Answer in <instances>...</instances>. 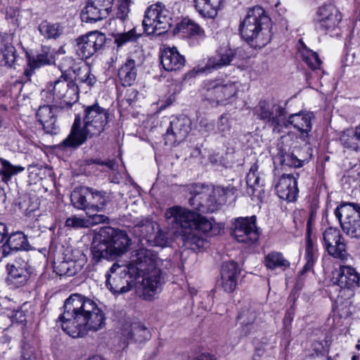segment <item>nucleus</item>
<instances>
[{"label":"nucleus","mask_w":360,"mask_h":360,"mask_svg":"<svg viewBox=\"0 0 360 360\" xmlns=\"http://www.w3.org/2000/svg\"><path fill=\"white\" fill-rule=\"evenodd\" d=\"M64 311L59 316L63 330L70 337L78 338L89 331H97L105 324V315L97 304L81 294L66 299Z\"/></svg>","instance_id":"obj_1"},{"label":"nucleus","mask_w":360,"mask_h":360,"mask_svg":"<svg viewBox=\"0 0 360 360\" xmlns=\"http://www.w3.org/2000/svg\"><path fill=\"white\" fill-rule=\"evenodd\" d=\"M165 218L176 230L186 249L197 251L205 247L207 241L205 234L212 229V223L205 217L180 206H173L167 209Z\"/></svg>","instance_id":"obj_2"},{"label":"nucleus","mask_w":360,"mask_h":360,"mask_svg":"<svg viewBox=\"0 0 360 360\" xmlns=\"http://www.w3.org/2000/svg\"><path fill=\"white\" fill-rule=\"evenodd\" d=\"M158 256L154 252L146 248H140L133 252L131 264L127 267L128 271H123L125 276H129V281L126 280L127 285L114 288L115 293H124L131 288L132 274L143 277L141 285L142 296L146 300H150L154 295L161 291L162 285L165 283V274L161 269L157 267Z\"/></svg>","instance_id":"obj_3"},{"label":"nucleus","mask_w":360,"mask_h":360,"mask_svg":"<svg viewBox=\"0 0 360 360\" xmlns=\"http://www.w3.org/2000/svg\"><path fill=\"white\" fill-rule=\"evenodd\" d=\"M83 120L76 116L69 135L59 144L61 150L75 149L86 140L103 132L108 124L109 110L98 103L89 105L84 111Z\"/></svg>","instance_id":"obj_4"},{"label":"nucleus","mask_w":360,"mask_h":360,"mask_svg":"<svg viewBox=\"0 0 360 360\" xmlns=\"http://www.w3.org/2000/svg\"><path fill=\"white\" fill-rule=\"evenodd\" d=\"M281 102H270L266 100L260 101L255 108V115L269 127L276 130L281 127L288 128L292 125L303 136L308 137L311 130V120L314 115L311 112H300L291 114L287 117V110Z\"/></svg>","instance_id":"obj_5"},{"label":"nucleus","mask_w":360,"mask_h":360,"mask_svg":"<svg viewBox=\"0 0 360 360\" xmlns=\"http://www.w3.org/2000/svg\"><path fill=\"white\" fill-rule=\"evenodd\" d=\"M271 21L262 7L249 9L239 27L242 38L252 48L265 46L272 37Z\"/></svg>","instance_id":"obj_6"},{"label":"nucleus","mask_w":360,"mask_h":360,"mask_svg":"<svg viewBox=\"0 0 360 360\" xmlns=\"http://www.w3.org/2000/svg\"><path fill=\"white\" fill-rule=\"evenodd\" d=\"M41 95L46 97L47 103H60L62 107L70 108L79 99L78 85L68 75H61L57 80L48 84L47 90H44Z\"/></svg>","instance_id":"obj_7"},{"label":"nucleus","mask_w":360,"mask_h":360,"mask_svg":"<svg viewBox=\"0 0 360 360\" xmlns=\"http://www.w3.org/2000/svg\"><path fill=\"white\" fill-rule=\"evenodd\" d=\"M119 347L124 349L129 342L142 343L150 338L149 330L143 324L131 322L129 317L124 316L118 321L115 336Z\"/></svg>","instance_id":"obj_8"},{"label":"nucleus","mask_w":360,"mask_h":360,"mask_svg":"<svg viewBox=\"0 0 360 360\" xmlns=\"http://www.w3.org/2000/svg\"><path fill=\"white\" fill-rule=\"evenodd\" d=\"M142 25L147 34L160 35L172 26L170 12L161 2H158L148 8Z\"/></svg>","instance_id":"obj_9"},{"label":"nucleus","mask_w":360,"mask_h":360,"mask_svg":"<svg viewBox=\"0 0 360 360\" xmlns=\"http://www.w3.org/2000/svg\"><path fill=\"white\" fill-rule=\"evenodd\" d=\"M344 233L352 238H360V206L350 202H343L335 210Z\"/></svg>","instance_id":"obj_10"},{"label":"nucleus","mask_w":360,"mask_h":360,"mask_svg":"<svg viewBox=\"0 0 360 360\" xmlns=\"http://www.w3.org/2000/svg\"><path fill=\"white\" fill-rule=\"evenodd\" d=\"M324 250L335 259L346 261L350 256L345 238L337 228H327L322 234Z\"/></svg>","instance_id":"obj_11"},{"label":"nucleus","mask_w":360,"mask_h":360,"mask_svg":"<svg viewBox=\"0 0 360 360\" xmlns=\"http://www.w3.org/2000/svg\"><path fill=\"white\" fill-rule=\"evenodd\" d=\"M204 89V98L212 106L226 105L238 91V88L234 83L221 84L217 81H209L205 83Z\"/></svg>","instance_id":"obj_12"},{"label":"nucleus","mask_w":360,"mask_h":360,"mask_svg":"<svg viewBox=\"0 0 360 360\" xmlns=\"http://www.w3.org/2000/svg\"><path fill=\"white\" fill-rule=\"evenodd\" d=\"M232 235L238 243L248 245L256 243L259 237L256 216L235 219L233 222Z\"/></svg>","instance_id":"obj_13"},{"label":"nucleus","mask_w":360,"mask_h":360,"mask_svg":"<svg viewBox=\"0 0 360 360\" xmlns=\"http://www.w3.org/2000/svg\"><path fill=\"white\" fill-rule=\"evenodd\" d=\"M331 282L341 288L340 292H347V297L354 295V290L360 286V273L349 265H341L333 271Z\"/></svg>","instance_id":"obj_14"},{"label":"nucleus","mask_w":360,"mask_h":360,"mask_svg":"<svg viewBox=\"0 0 360 360\" xmlns=\"http://www.w3.org/2000/svg\"><path fill=\"white\" fill-rule=\"evenodd\" d=\"M236 56V50L229 45H222L216 51L214 56L207 58L205 65H198L193 69L195 74L211 72L231 64Z\"/></svg>","instance_id":"obj_15"},{"label":"nucleus","mask_w":360,"mask_h":360,"mask_svg":"<svg viewBox=\"0 0 360 360\" xmlns=\"http://www.w3.org/2000/svg\"><path fill=\"white\" fill-rule=\"evenodd\" d=\"M193 195L189 198L188 203L194 209L202 212H213L217 208V200L213 188L196 186Z\"/></svg>","instance_id":"obj_16"},{"label":"nucleus","mask_w":360,"mask_h":360,"mask_svg":"<svg viewBox=\"0 0 360 360\" xmlns=\"http://www.w3.org/2000/svg\"><path fill=\"white\" fill-rule=\"evenodd\" d=\"M342 20L340 11L334 5H323L316 13V29L319 32L328 34L334 31Z\"/></svg>","instance_id":"obj_17"},{"label":"nucleus","mask_w":360,"mask_h":360,"mask_svg":"<svg viewBox=\"0 0 360 360\" xmlns=\"http://www.w3.org/2000/svg\"><path fill=\"white\" fill-rule=\"evenodd\" d=\"M106 40L105 36L98 32H91L76 39V52L79 57L87 59L100 49Z\"/></svg>","instance_id":"obj_18"},{"label":"nucleus","mask_w":360,"mask_h":360,"mask_svg":"<svg viewBox=\"0 0 360 360\" xmlns=\"http://www.w3.org/2000/svg\"><path fill=\"white\" fill-rule=\"evenodd\" d=\"M191 129V121L185 116L173 117L167 127L164 139L165 144L172 146L181 143L188 136Z\"/></svg>","instance_id":"obj_19"},{"label":"nucleus","mask_w":360,"mask_h":360,"mask_svg":"<svg viewBox=\"0 0 360 360\" xmlns=\"http://www.w3.org/2000/svg\"><path fill=\"white\" fill-rule=\"evenodd\" d=\"M111 4V0H88L81 12L82 22L91 24L107 18Z\"/></svg>","instance_id":"obj_20"},{"label":"nucleus","mask_w":360,"mask_h":360,"mask_svg":"<svg viewBox=\"0 0 360 360\" xmlns=\"http://www.w3.org/2000/svg\"><path fill=\"white\" fill-rule=\"evenodd\" d=\"M96 240H98V243L96 244V242L94 241L91 248L94 257L97 260L101 259L112 260V228L110 226L101 228Z\"/></svg>","instance_id":"obj_21"},{"label":"nucleus","mask_w":360,"mask_h":360,"mask_svg":"<svg viewBox=\"0 0 360 360\" xmlns=\"http://www.w3.org/2000/svg\"><path fill=\"white\" fill-rule=\"evenodd\" d=\"M142 237L148 241L153 240V245L165 247L169 243V233L160 229L155 221L146 219L139 226Z\"/></svg>","instance_id":"obj_22"},{"label":"nucleus","mask_w":360,"mask_h":360,"mask_svg":"<svg viewBox=\"0 0 360 360\" xmlns=\"http://www.w3.org/2000/svg\"><path fill=\"white\" fill-rule=\"evenodd\" d=\"M275 189L281 199L288 202L296 200L299 192L296 177L293 174H283Z\"/></svg>","instance_id":"obj_23"},{"label":"nucleus","mask_w":360,"mask_h":360,"mask_svg":"<svg viewBox=\"0 0 360 360\" xmlns=\"http://www.w3.org/2000/svg\"><path fill=\"white\" fill-rule=\"evenodd\" d=\"M240 269L237 262L227 261L223 262L221 268V286L227 292H233L238 284Z\"/></svg>","instance_id":"obj_24"},{"label":"nucleus","mask_w":360,"mask_h":360,"mask_svg":"<svg viewBox=\"0 0 360 360\" xmlns=\"http://www.w3.org/2000/svg\"><path fill=\"white\" fill-rule=\"evenodd\" d=\"M58 107L55 105H44L39 108L37 117L47 134H56L57 131L56 114Z\"/></svg>","instance_id":"obj_25"},{"label":"nucleus","mask_w":360,"mask_h":360,"mask_svg":"<svg viewBox=\"0 0 360 360\" xmlns=\"http://www.w3.org/2000/svg\"><path fill=\"white\" fill-rule=\"evenodd\" d=\"M91 197L92 188L88 187L76 188L71 193V202L75 208L84 210L86 214H90L91 209L96 206L91 200Z\"/></svg>","instance_id":"obj_26"},{"label":"nucleus","mask_w":360,"mask_h":360,"mask_svg":"<svg viewBox=\"0 0 360 360\" xmlns=\"http://www.w3.org/2000/svg\"><path fill=\"white\" fill-rule=\"evenodd\" d=\"M184 56L181 55L176 47L166 48L161 55V64L166 71H176L185 65Z\"/></svg>","instance_id":"obj_27"},{"label":"nucleus","mask_w":360,"mask_h":360,"mask_svg":"<svg viewBox=\"0 0 360 360\" xmlns=\"http://www.w3.org/2000/svg\"><path fill=\"white\" fill-rule=\"evenodd\" d=\"M298 154L294 152H287L281 149L278 154L274 158V164L281 165L283 167H301L304 162H307L310 159L311 155L303 156L297 150Z\"/></svg>","instance_id":"obj_28"},{"label":"nucleus","mask_w":360,"mask_h":360,"mask_svg":"<svg viewBox=\"0 0 360 360\" xmlns=\"http://www.w3.org/2000/svg\"><path fill=\"white\" fill-rule=\"evenodd\" d=\"M176 32L187 34L191 39H195L199 43L205 38L204 30L195 22L188 18H184L175 27Z\"/></svg>","instance_id":"obj_29"},{"label":"nucleus","mask_w":360,"mask_h":360,"mask_svg":"<svg viewBox=\"0 0 360 360\" xmlns=\"http://www.w3.org/2000/svg\"><path fill=\"white\" fill-rule=\"evenodd\" d=\"M258 165L253 164L246 176L247 194L250 196L255 195L257 191L260 192L264 185V179L258 172Z\"/></svg>","instance_id":"obj_30"},{"label":"nucleus","mask_w":360,"mask_h":360,"mask_svg":"<svg viewBox=\"0 0 360 360\" xmlns=\"http://www.w3.org/2000/svg\"><path fill=\"white\" fill-rule=\"evenodd\" d=\"M222 0H194L196 11L203 18H214Z\"/></svg>","instance_id":"obj_31"},{"label":"nucleus","mask_w":360,"mask_h":360,"mask_svg":"<svg viewBox=\"0 0 360 360\" xmlns=\"http://www.w3.org/2000/svg\"><path fill=\"white\" fill-rule=\"evenodd\" d=\"M137 75L136 62L128 58L118 71V77L124 86H130L134 84Z\"/></svg>","instance_id":"obj_32"},{"label":"nucleus","mask_w":360,"mask_h":360,"mask_svg":"<svg viewBox=\"0 0 360 360\" xmlns=\"http://www.w3.org/2000/svg\"><path fill=\"white\" fill-rule=\"evenodd\" d=\"M51 58L46 53L38 54L36 56H27V66L24 70V75L26 80H30L35 70L50 64Z\"/></svg>","instance_id":"obj_33"},{"label":"nucleus","mask_w":360,"mask_h":360,"mask_svg":"<svg viewBox=\"0 0 360 360\" xmlns=\"http://www.w3.org/2000/svg\"><path fill=\"white\" fill-rule=\"evenodd\" d=\"M51 58L46 53L38 54L36 56H27V66L24 70V75L26 80H30L35 70L50 64Z\"/></svg>","instance_id":"obj_34"},{"label":"nucleus","mask_w":360,"mask_h":360,"mask_svg":"<svg viewBox=\"0 0 360 360\" xmlns=\"http://www.w3.org/2000/svg\"><path fill=\"white\" fill-rule=\"evenodd\" d=\"M38 30L41 35L46 39H57L64 32V27L61 24L47 20L42 21L39 25Z\"/></svg>","instance_id":"obj_35"},{"label":"nucleus","mask_w":360,"mask_h":360,"mask_svg":"<svg viewBox=\"0 0 360 360\" xmlns=\"http://www.w3.org/2000/svg\"><path fill=\"white\" fill-rule=\"evenodd\" d=\"M0 177L1 181L8 184L12 177L25 170V167L21 165H14L8 160L0 158Z\"/></svg>","instance_id":"obj_36"},{"label":"nucleus","mask_w":360,"mask_h":360,"mask_svg":"<svg viewBox=\"0 0 360 360\" xmlns=\"http://www.w3.org/2000/svg\"><path fill=\"white\" fill-rule=\"evenodd\" d=\"M264 264L267 269L271 270L281 269L285 271L290 267V262L283 257L281 252L273 251L265 256Z\"/></svg>","instance_id":"obj_37"},{"label":"nucleus","mask_w":360,"mask_h":360,"mask_svg":"<svg viewBox=\"0 0 360 360\" xmlns=\"http://www.w3.org/2000/svg\"><path fill=\"white\" fill-rule=\"evenodd\" d=\"M257 311L254 307L243 308L239 313L238 319L240 321L245 335L250 333V328H255V322L257 317Z\"/></svg>","instance_id":"obj_38"},{"label":"nucleus","mask_w":360,"mask_h":360,"mask_svg":"<svg viewBox=\"0 0 360 360\" xmlns=\"http://www.w3.org/2000/svg\"><path fill=\"white\" fill-rule=\"evenodd\" d=\"M17 61L15 48L11 44H4L0 50V65L13 68Z\"/></svg>","instance_id":"obj_39"},{"label":"nucleus","mask_w":360,"mask_h":360,"mask_svg":"<svg viewBox=\"0 0 360 360\" xmlns=\"http://www.w3.org/2000/svg\"><path fill=\"white\" fill-rule=\"evenodd\" d=\"M131 244V240L124 231L114 229V256L125 253Z\"/></svg>","instance_id":"obj_40"},{"label":"nucleus","mask_w":360,"mask_h":360,"mask_svg":"<svg viewBox=\"0 0 360 360\" xmlns=\"http://www.w3.org/2000/svg\"><path fill=\"white\" fill-rule=\"evenodd\" d=\"M73 73L75 74V80L79 83L91 86L96 82V77L91 73V69L86 65L77 66L73 70Z\"/></svg>","instance_id":"obj_41"},{"label":"nucleus","mask_w":360,"mask_h":360,"mask_svg":"<svg viewBox=\"0 0 360 360\" xmlns=\"http://www.w3.org/2000/svg\"><path fill=\"white\" fill-rule=\"evenodd\" d=\"M340 141L345 148L358 150L360 146V139L356 135V127L354 130L348 129L344 131L340 137Z\"/></svg>","instance_id":"obj_42"},{"label":"nucleus","mask_w":360,"mask_h":360,"mask_svg":"<svg viewBox=\"0 0 360 360\" xmlns=\"http://www.w3.org/2000/svg\"><path fill=\"white\" fill-rule=\"evenodd\" d=\"M303 49L301 50V55L303 61L312 70L320 69L321 60L318 53L312 50L308 49L305 45L302 43Z\"/></svg>","instance_id":"obj_43"},{"label":"nucleus","mask_w":360,"mask_h":360,"mask_svg":"<svg viewBox=\"0 0 360 360\" xmlns=\"http://www.w3.org/2000/svg\"><path fill=\"white\" fill-rule=\"evenodd\" d=\"M231 120L229 115L222 114L217 122L214 134H219L221 136L226 137L231 134Z\"/></svg>","instance_id":"obj_44"},{"label":"nucleus","mask_w":360,"mask_h":360,"mask_svg":"<svg viewBox=\"0 0 360 360\" xmlns=\"http://www.w3.org/2000/svg\"><path fill=\"white\" fill-rule=\"evenodd\" d=\"M345 188H349L354 184L356 185L360 182V165H355L354 167L345 174L342 180Z\"/></svg>","instance_id":"obj_45"},{"label":"nucleus","mask_w":360,"mask_h":360,"mask_svg":"<svg viewBox=\"0 0 360 360\" xmlns=\"http://www.w3.org/2000/svg\"><path fill=\"white\" fill-rule=\"evenodd\" d=\"M7 270L11 279L16 280L19 284L25 283L27 276L25 274V267H18L15 264H8Z\"/></svg>","instance_id":"obj_46"},{"label":"nucleus","mask_w":360,"mask_h":360,"mask_svg":"<svg viewBox=\"0 0 360 360\" xmlns=\"http://www.w3.org/2000/svg\"><path fill=\"white\" fill-rule=\"evenodd\" d=\"M6 241L13 246V248L20 250L25 248L27 238L22 232L18 231L10 235Z\"/></svg>","instance_id":"obj_47"},{"label":"nucleus","mask_w":360,"mask_h":360,"mask_svg":"<svg viewBox=\"0 0 360 360\" xmlns=\"http://www.w3.org/2000/svg\"><path fill=\"white\" fill-rule=\"evenodd\" d=\"M140 36V34L136 33L135 28H133L127 32L117 34L114 42L117 44V46H121L127 41H136Z\"/></svg>","instance_id":"obj_48"},{"label":"nucleus","mask_w":360,"mask_h":360,"mask_svg":"<svg viewBox=\"0 0 360 360\" xmlns=\"http://www.w3.org/2000/svg\"><path fill=\"white\" fill-rule=\"evenodd\" d=\"M318 256L304 254V259L306 261L302 269L299 273V279L302 280L308 272H314V266L318 259Z\"/></svg>","instance_id":"obj_49"},{"label":"nucleus","mask_w":360,"mask_h":360,"mask_svg":"<svg viewBox=\"0 0 360 360\" xmlns=\"http://www.w3.org/2000/svg\"><path fill=\"white\" fill-rule=\"evenodd\" d=\"M104 194L105 193L94 191L92 189V197L91 198V200H92L93 204H95L96 206L94 208L92 207L91 211L98 212L103 208L107 202Z\"/></svg>","instance_id":"obj_50"},{"label":"nucleus","mask_w":360,"mask_h":360,"mask_svg":"<svg viewBox=\"0 0 360 360\" xmlns=\"http://www.w3.org/2000/svg\"><path fill=\"white\" fill-rule=\"evenodd\" d=\"M65 226L73 229L89 228L90 224L87 219L77 217V216H72L68 217L65 221Z\"/></svg>","instance_id":"obj_51"},{"label":"nucleus","mask_w":360,"mask_h":360,"mask_svg":"<svg viewBox=\"0 0 360 360\" xmlns=\"http://www.w3.org/2000/svg\"><path fill=\"white\" fill-rule=\"evenodd\" d=\"M77 66L75 64V60L71 57H63L59 64V68L62 75H67L70 71H72Z\"/></svg>","instance_id":"obj_52"},{"label":"nucleus","mask_w":360,"mask_h":360,"mask_svg":"<svg viewBox=\"0 0 360 360\" xmlns=\"http://www.w3.org/2000/svg\"><path fill=\"white\" fill-rule=\"evenodd\" d=\"M129 3L130 0H122L118 6L116 19L121 22H124L128 17Z\"/></svg>","instance_id":"obj_53"},{"label":"nucleus","mask_w":360,"mask_h":360,"mask_svg":"<svg viewBox=\"0 0 360 360\" xmlns=\"http://www.w3.org/2000/svg\"><path fill=\"white\" fill-rule=\"evenodd\" d=\"M290 302H292L289 309H287L285 316L283 318V324L285 328L290 326L295 313V298L294 297H290L288 298Z\"/></svg>","instance_id":"obj_54"},{"label":"nucleus","mask_w":360,"mask_h":360,"mask_svg":"<svg viewBox=\"0 0 360 360\" xmlns=\"http://www.w3.org/2000/svg\"><path fill=\"white\" fill-rule=\"evenodd\" d=\"M304 254H309L318 257L319 255L317 245L314 242L312 236H306V246Z\"/></svg>","instance_id":"obj_55"},{"label":"nucleus","mask_w":360,"mask_h":360,"mask_svg":"<svg viewBox=\"0 0 360 360\" xmlns=\"http://www.w3.org/2000/svg\"><path fill=\"white\" fill-rule=\"evenodd\" d=\"M94 212L91 211L90 214H87L89 216V223L90 224V226L96 225L100 223L105 222L106 220H109V219L103 214H94Z\"/></svg>","instance_id":"obj_56"},{"label":"nucleus","mask_w":360,"mask_h":360,"mask_svg":"<svg viewBox=\"0 0 360 360\" xmlns=\"http://www.w3.org/2000/svg\"><path fill=\"white\" fill-rule=\"evenodd\" d=\"M34 349L30 346H24L20 360H34Z\"/></svg>","instance_id":"obj_57"},{"label":"nucleus","mask_w":360,"mask_h":360,"mask_svg":"<svg viewBox=\"0 0 360 360\" xmlns=\"http://www.w3.org/2000/svg\"><path fill=\"white\" fill-rule=\"evenodd\" d=\"M126 178H127V174L125 173L122 174L120 172H118L116 173L114 172V184H123V186H122V192L120 191L119 193L121 195H124L123 192L124 191V190L123 189V188L127 187Z\"/></svg>","instance_id":"obj_58"},{"label":"nucleus","mask_w":360,"mask_h":360,"mask_svg":"<svg viewBox=\"0 0 360 360\" xmlns=\"http://www.w3.org/2000/svg\"><path fill=\"white\" fill-rule=\"evenodd\" d=\"M200 127L205 130L207 132H213L214 134L215 131V124L212 122H209L206 119H202L200 122Z\"/></svg>","instance_id":"obj_59"},{"label":"nucleus","mask_w":360,"mask_h":360,"mask_svg":"<svg viewBox=\"0 0 360 360\" xmlns=\"http://www.w3.org/2000/svg\"><path fill=\"white\" fill-rule=\"evenodd\" d=\"M11 318L13 321L18 323H23L26 321L25 314L22 309L14 311Z\"/></svg>","instance_id":"obj_60"},{"label":"nucleus","mask_w":360,"mask_h":360,"mask_svg":"<svg viewBox=\"0 0 360 360\" xmlns=\"http://www.w3.org/2000/svg\"><path fill=\"white\" fill-rule=\"evenodd\" d=\"M316 212L314 210H311L307 221V233L306 236L312 235V225L315 221Z\"/></svg>","instance_id":"obj_61"},{"label":"nucleus","mask_w":360,"mask_h":360,"mask_svg":"<svg viewBox=\"0 0 360 360\" xmlns=\"http://www.w3.org/2000/svg\"><path fill=\"white\" fill-rule=\"evenodd\" d=\"M17 251L18 250H16L15 248H13V246H11L7 241L1 247V252L3 257H8V255H12Z\"/></svg>","instance_id":"obj_62"},{"label":"nucleus","mask_w":360,"mask_h":360,"mask_svg":"<svg viewBox=\"0 0 360 360\" xmlns=\"http://www.w3.org/2000/svg\"><path fill=\"white\" fill-rule=\"evenodd\" d=\"M112 273V265L109 268L105 274V285L110 291L112 290V285L110 283L111 274Z\"/></svg>","instance_id":"obj_63"},{"label":"nucleus","mask_w":360,"mask_h":360,"mask_svg":"<svg viewBox=\"0 0 360 360\" xmlns=\"http://www.w3.org/2000/svg\"><path fill=\"white\" fill-rule=\"evenodd\" d=\"M193 360H216V358L214 355L209 353H202L195 357Z\"/></svg>","instance_id":"obj_64"}]
</instances>
